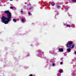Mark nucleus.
Wrapping results in <instances>:
<instances>
[{
	"mask_svg": "<svg viewBox=\"0 0 76 76\" xmlns=\"http://www.w3.org/2000/svg\"><path fill=\"white\" fill-rule=\"evenodd\" d=\"M28 14L29 15V16H31V13H30V12H28Z\"/></svg>",
	"mask_w": 76,
	"mask_h": 76,
	"instance_id": "obj_14",
	"label": "nucleus"
},
{
	"mask_svg": "<svg viewBox=\"0 0 76 76\" xmlns=\"http://www.w3.org/2000/svg\"><path fill=\"white\" fill-rule=\"evenodd\" d=\"M67 27H70V24H67L66 25Z\"/></svg>",
	"mask_w": 76,
	"mask_h": 76,
	"instance_id": "obj_11",
	"label": "nucleus"
},
{
	"mask_svg": "<svg viewBox=\"0 0 76 76\" xmlns=\"http://www.w3.org/2000/svg\"><path fill=\"white\" fill-rule=\"evenodd\" d=\"M13 22H16L17 21L16 19H13Z\"/></svg>",
	"mask_w": 76,
	"mask_h": 76,
	"instance_id": "obj_7",
	"label": "nucleus"
},
{
	"mask_svg": "<svg viewBox=\"0 0 76 76\" xmlns=\"http://www.w3.org/2000/svg\"><path fill=\"white\" fill-rule=\"evenodd\" d=\"M10 9H14V7H10Z\"/></svg>",
	"mask_w": 76,
	"mask_h": 76,
	"instance_id": "obj_13",
	"label": "nucleus"
},
{
	"mask_svg": "<svg viewBox=\"0 0 76 76\" xmlns=\"http://www.w3.org/2000/svg\"><path fill=\"white\" fill-rule=\"evenodd\" d=\"M59 72L60 73H62V72H63V70L60 69L59 70Z\"/></svg>",
	"mask_w": 76,
	"mask_h": 76,
	"instance_id": "obj_8",
	"label": "nucleus"
},
{
	"mask_svg": "<svg viewBox=\"0 0 76 76\" xmlns=\"http://www.w3.org/2000/svg\"><path fill=\"white\" fill-rule=\"evenodd\" d=\"M10 1H13V0H10Z\"/></svg>",
	"mask_w": 76,
	"mask_h": 76,
	"instance_id": "obj_21",
	"label": "nucleus"
},
{
	"mask_svg": "<svg viewBox=\"0 0 76 76\" xmlns=\"http://www.w3.org/2000/svg\"><path fill=\"white\" fill-rule=\"evenodd\" d=\"M29 56V53H28L27 54V56Z\"/></svg>",
	"mask_w": 76,
	"mask_h": 76,
	"instance_id": "obj_19",
	"label": "nucleus"
},
{
	"mask_svg": "<svg viewBox=\"0 0 76 76\" xmlns=\"http://www.w3.org/2000/svg\"><path fill=\"white\" fill-rule=\"evenodd\" d=\"M21 13H23V9L21 10Z\"/></svg>",
	"mask_w": 76,
	"mask_h": 76,
	"instance_id": "obj_15",
	"label": "nucleus"
},
{
	"mask_svg": "<svg viewBox=\"0 0 76 76\" xmlns=\"http://www.w3.org/2000/svg\"><path fill=\"white\" fill-rule=\"evenodd\" d=\"M51 4L52 6H55V3L54 2L52 3Z\"/></svg>",
	"mask_w": 76,
	"mask_h": 76,
	"instance_id": "obj_5",
	"label": "nucleus"
},
{
	"mask_svg": "<svg viewBox=\"0 0 76 76\" xmlns=\"http://www.w3.org/2000/svg\"><path fill=\"white\" fill-rule=\"evenodd\" d=\"M53 66H55V64H53Z\"/></svg>",
	"mask_w": 76,
	"mask_h": 76,
	"instance_id": "obj_18",
	"label": "nucleus"
},
{
	"mask_svg": "<svg viewBox=\"0 0 76 76\" xmlns=\"http://www.w3.org/2000/svg\"><path fill=\"white\" fill-rule=\"evenodd\" d=\"M56 7L57 9H59L60 8V6L59 5H56Z\"/></svg>",
	"mask_w": 76,
	"mask_h": 76,
	"instance_id": "obj_4",
	"label": "nucleus"
},
{
	"mask_svg": "<svg viewBox=\"0 0 76 76\" xmlns=\"http://www.w3.org/2000/svg\"><path fill=\"white\" fill-rule=\"evenodd\" d=\"M72 47L71 48V49H72V48H74V45H73V44L72 45Z\"/></svg>",
	"mask_w": 76,
	"mask_h": 76,
	"instance_id": "obj_12",
	"label": "nucleus"
},
{
	"mask_svg": "<svg viewBox=\"0 0 76 76\" xmlns=\"http://www.w3.org/2000/svg\"><path fill=\"white\" fill-rule=\"evenodd\" d=\"M4 13L7 15V17L3 16L1 18V20L2 22L4 23V24H7L9 22L10 19H11L12 14L9 11H5Z\"/></svg>",
	"mask_w": 76,
	"mask_h": 76,
	"instance_id": "obj_1",
	"label": "nucleus"
},
{
	"mask_svg": "<svg viewBox=\"0 0 76 76\" xmlns=\"http://www.w3.org/2000/svg\"><path fill=\"white\" fill-rule=\"evenodd\" d=\"M72 45H73V42L71 41L69 42V43L67 44L66 46L67 47L70 48L72 47Z\"/></svg>",
	"mask_w": 76,
	"mask_h": 76,
	"instance_id": "obj_2",
	"label": "nucleus"
},
{
	"mask_svg": "<svg viewBox=\"0 0 76 76\" xmlns=\"http://www.w3.org/2000/svg\"><path fill=\"white\" fill-rule=\"evenodd\" d=\"M67 50H68V52H70V51H71V49L69 48H68L67 49Z\"/></svg>",
	"mask_w": 76,
	"mask_h": 76,
	"instance_id": "obj_9",
	"label": "nucleus"
},
{
	"mask_svg": "<svg viewBox=\"0 0 76 76\" xmlns=\"http://www.w3.org/2000/svg\"><path fill=\"white\" fill-rule=\"evenodd\" d=\"M21 20L22 22H25V20H24V19H23V18H22L21 19Z\"/></svg>",
	"mask_w": 76,
	"mask_h": 76,
	"instance_id": "obj_10",
	"label": "nucleus"
},
{
	"mask_svg": "<svg viewBox=\"0 0 76 76\" xmlns=\"http://www.w3.org/2000/svg\"><path fill=\"white\" fill-rule=\"evenodd\" d=\"M60 64H63V62H61L60 63Z\"/></svg>",
	"mask_w": 76,
	"mask_h": 76,
	"instance_id": "obj_16",
	"label": "nucleus"
},
{
	"mask_svg": "<svg viewBox=\"0 0 76 76\" xmlns=\"http://www.w3.org/2000/svg\"><path fill=\"white\" fill-rule=\"evenodd\" d=\"M76 0H72V3H76Z\"/></svg>",
	"mask_w": 76,
	"mask_h": 76,
	"instance_id": "obj_6",
	"label": "nucleus"
},
{
	"mask_svg": "<svg viewBox=\"0 0 76 76\" xmlns=\"http://www.w3.org/2000/svg\"><path fill=\"white\" fill-rule=\"evenodd\" d=\"M64 50H63V48H61L59 49V51L60 52H63Z\"/></svg>",
	"mask_w": 76,
	"mask_h": 76,
	"instance_id": "obj_3",
	"label": "nucleus"
},
{
	"mask_svg": "<svg viewBox=\"0 0 76 76\" xmlns=\"http://www.w3.org/2000/svg\"><path fill=\"white\" fill-rule=\"evenodd\" d=\"M29 76H33V75H32L30 74L29 75Z\"/></svg>",
	"mask_w": 76,
	"mask_h": 76,
	"instance_id": "obj_17",
	"label": "nucleus"
},
{
	"mask_svg": "<svg viewBox=\"0 0 76 76\" xmlns=\"http://www.w3.org/2000/svg\"><path fill=\"white\" fill-rule=\"evenodd\" d=\"M75 54H76V51H75Z\"/></svg>",
	"mask_w": 76,
	"mask_h": 76,
	"instance_id": "obj_20",
	"label": "nucleus"
}]
</instances>
